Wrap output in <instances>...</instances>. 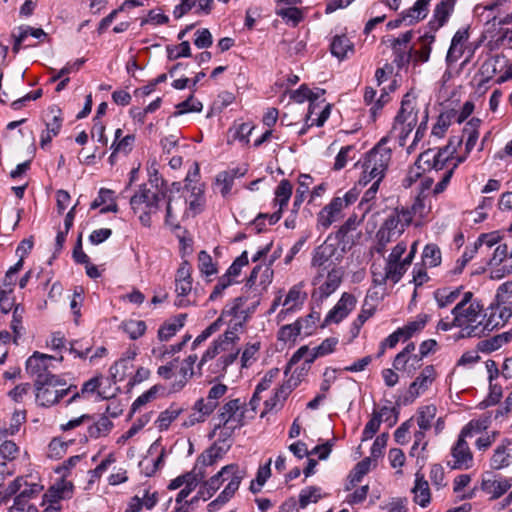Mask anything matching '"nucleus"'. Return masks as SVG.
I'll use <instances>...</instances> for the list:
<instances>
[{
  "instance_id": "09e8293b",
  "label": "nucleus",
  "mask_w": 512,
  "mask_h": 512,
  "mask_svg": "<svg viewBox=\"0 0 512 512\" xmlns=\"http://www.w3.org/2000/svg\"><path fill=\"white\" fill-rule=\"evenodd\" d=\"M371 458L366 457L362 461L358 462L351 474L350 483L354 486L356 483L360 482L364 475H366L370 470Z\"/></svg>"
},
{
  "instance_id": "4468645a",
  "label": "nucleus",
  "mask_w": 512,
  "mask_h": 512,
  "mask_svg": "<svg viewBox=\"0 0 512 512\" xmlns=\"http://www.w3.org/2000/svg\"><path fill=\"white\" fill-rule=\"evenodd\" d=\"M468 29L458 30L451 41L450 48L447 53V61L456 62L463 54V44L468 39Z\"/></svg>"
},
{
  "instance_id": "dca6fc26",
  "label": "nucleus",
  "mask_w": 512,
  "mask_h": 512,
  "mask_svg": "<svg viewBox=\"0 0 512 512\" xmlns=\"http://www.w3.org/2000/svg\"><path fill=\"white\" fill-rule=\"evenodd\" d=\"M414 501L421 507H426L430 503V489L428 482L424 479V476L417 473L414 488Z\"/></svg>"
},
{
  "instance_id": "bf43d9fd",
  "label": "nucleus",
  "mask_w": 512,
  "mask_h": 512,
  "mask_svg": "<svg viewBox=\"0 0 512 512\" xmlns=\"http://www.w3.org/2000/svg\"><path fill=\"white\" fill-rule=\"evenodd\" d=\"M150 421V414H144L139 417L129 428V430L122 435V440H128L136 435L148 422Z\"/></svg>"
},
{
  "instance_id": "58836bf2",
  "label": "nucleus",
  "mask_w": 512,
  "mask_h": 512,
  "mask_svg": "<svg viewBox=\"0 0 512 512\" xmlns=\"http://www.w3.org/2000/svg\"><path fill=\"white\" fill-rule=\"evenodd\" d=\"M321 498L320 488L310 486L303 489L299 494V505L303 509L310 503H316Z\"/></svg>"
},
{
  "instance_id": "c03bdc74",
  "label": "nucleus",
  "mask_w": 512,
  "mask_h": 512,
  "mask_svg": "<svg viewBox=\"0 0 512 512\" xmlns=\"http://www.w3.org/2000/svg\"><path fill=\"white\" fill-rule=\"evenodd\" d=\"M49 112L52 115V118L46 122V130L52 132L53 136H57L60 132L63 121L61 117V110L56 106H52L49 109Z\"/></svg>"
},
{
  "instance_id": "864d4df0",
  "label": "nucleus",
  "mask_w": 512,
  "mask_h": 512,
  "mask_svg": "<svg viewBox=\"0 0 512 512\" xmlns=\"http://www.w3.org/2000/svg\"><path fill=\"white\" fill-rule=\"evenodd\" d=\"M233 183L234 175L227 171L220 172L216 177V184L222 186L220 192L223 197L230 193Z\"/></svg>"
},
{
  "instance_id": "ea45409f",
  "label": "nucleus",
  "mask_w": 512,
  "mask_h": 512,
  "mask_svg": "<svg viewBox=\"0 0 512 512\" xmlns=\"http://www.w3.org/2000/svg\"><path fill=\"white\" fill-rule=\"evenodd\" d=\"M276 13L293 25H297L303 18L302 11L297 7H278Z\"/></svg>"
},
{
  "instance_id": "72a5a7b5",
  "label": "nucleus",
  "mask_w": 512,
  "mask_h": 512,
  "mask_svg": "<svg viewBox=\"0 0 512 512\" xmlns=\"http://www.w3.org/2000/svg\"><path fill=\"white\" fill-rule=\"evenodd\" d=\"M202 103L196 100L191 94L185 101L176 105V111L173 113V117H178L185 113L200 112L202 110Z\"/></svg>"
},
{
  "instance_id": "680f3d73",
  "label": "nucleus",
  "mask_w": 512,
  "mask_h": 512,
  "mask_svg": "<svg viewBox=\"0 0 512 512\" xmlns=\"http://www.w3.org/2000/svg\"><path fill=\"white\" fill-rule=\"evenodd\" d=\"M23 487V478L18 477L14 481H12L8 487L3 491V496L0 499V504L6 503L7 500L13 495L19 494L21 488Z\"/></svg>"
},
{
  "instance_id": "ddd939ff",
  "label": "nucleus",
  "mask_w": 512,
  "mask_h": 512,
  "mask_svg": "<svg viewBox=\"0 0 512 512\" xmlns=\"http://www.w3.org/2000/svg\"><path fill=\"white\" fill-rule=\"evenodd\" d=\"M481 488L493 499L499 498L511 488V482L507 479L483 478Z\"/></svg>"
},
{
  "instance_id": "e433bc0d",
  "label": "nucleus",
  "mask_w": 512,
  "mask_h": 512,
  "mask_svg": "<svg viewBox=\"0 0 512 512\" xmlns=\"http://www.w3.org/2000/svg\"><path fill=\"white\" fill-rule=\"evenodd\" d=\"M162 389L161 385H154L148 391L140 395L132 404L129 418L143 405L156 398L158 391Z\"/></svg>"
},
{
  "instance_id": "412c9836",
  "label": "nucleus",
  "mask_w": 512,
  "mask_h": 512,
  "mask_svg": "<svg viewBox=\"0 0 512 512\" xmlns=\"http://www.w3.org/2000/svg\"><path fill=\"white\" fill-rule=\"evenodd\" d=\"M386 411L387 406H383L379 411H373L371 419L366 423L363 430V441L371 439L376 434L383 421V416L386 415Z\"/></svg>"
},
{
  "instance_id": "603ef678",
  "label": "nucleus",
  "mask_w": 512,
  "mask_h": 512,
  "mask_svg": "<svg viewBox=\"0 0 512 512\" xmlns=\"http://www.w3.org/2000/svg\"><path fill=\"white\" fill-rule=\"evenodd\" d=\"M428 321L427 315H419L417 320L408 323L405 327L400 328L403 330L405 339L410 338L415 332L422 330Z\"/></svg>"
},
{
  "instance_id": "774afa93",
  "label": "nucleus",
  "mask_w": 512,
  "mask_h": 512,
  "mask_svg": "<svg viewBox=\"0 0 512 512\" xmlns=\"http://www.w3.org/2000/svg\"><path fill=\"white\" fill-rule=\"evenodd\" d=\"M196 39L194 40V44L202 49V48H208L212 45V35L208 29H202L198 30L196 32Z\"/></svg>"
},
{
  "instance_id": "6e6552de",
  "label": "nucleus",
  "mask_w": 512,
  "mask_h": 512,
  "mask_svg": "<svg viewBox=\"0 0 512 512\" xmlns=\"http://www.w3.org/2000/svg\"><path fill=\"white\" fill-rule=\"evenodd\" d=\"M228 388L225 384H216L208 392L206 399L201 398L196 401L194 409L196 411H203L204 414H211L218 406V400L225 395Z\"/></svg>"
},
{
  "instance_id": "4c0bfd02",
  "label": "nucleus",
  "mask_w": 512,
  "mask_h": 512,
  "mask_svg": "<svg viewBox=\"0 0 512 512\" xmlns=\"http://www.w3.org/2000/svg\"><path fill=\"white\" fill-rule=\"evenodd\" d=\"M292 189L293 186L290 181L286 179L280 181L275 191L276 200L279 202L280 208H283L287 205L292 195Z\"/></svg>"
},
{
  "instance_id": "c85d7f7f",
  "label": "nucleus",
  "mask_w": 512,
  "mask_h": 512,
  "mask_svg": "<svg viewBox=\"0 0 512 512\" xmlns=\"http://www.w3.org/2000/svg\"><path fill=\"white\" fill-rule=\"evenodd\" d=\"M462 286L456 288L453 291H448L447 289H438L434 292V298L439 306V308H444L450 304H452L461 293Z\"/></svg>"
},
{
  "instance_id": "f8f14e48",
  "label": "nucleus",
  "mask_w": 512,
  "mask_h": 512,
  "mask_svg": "<svg viewBox=\"0 0 512 512\" xmlns=\"http://www.w3.org/2000/svg\"><path fill=\"white\" fill-rule=\"evenodd\" d=\"M344 271L341 267L332 268L328 274L326 281L318 288L320 298L330 296L341 284Z\"/></svg>"
},
{
  "instance_id": "c756f323",
  "label": "nucleus",
  "mask_w": 512,
  "mask_h": 512,
  "mask_svg": "<svg viewBox=\"0 0 512 512\" xmlns=\"http://www.w3.org/2000/svg\"><path fill=\"white\" fill-rule=\"evenodd\" d=\"M182 411V408L172 404L167 410L161 412L157 419L159 429L166 430Z\"/></svg>"
},
{
  "instance_id": "9b49d317",
  "label": "nucleus",
  "mask_w": 512,
  "mask_h": 512,
  "mask_svg": "<svg viewBox=\"0 0 512 512\" xmlns=\"http://www.w3.org/2000/svg\"><path fill=\"white\" fill-rule=\"evenodd\" d=\"M456 0H441L435 7L434 19L429 22L431 30L436 31L448 20L454 9Z\"/></svg>"
},
{
  "instance_id": "1a4fd4ad",
  "label": "nucleus",
  "mask_w": 512,
  "mask_h": 512,
  "mask_svg": "<svg viewBox=\"0 0 512 512\" xmlns=\"http://www.w3.org/2000/svg\"><path fill=\"white\" fill-rule=\"evenodd\" d=\"M355 305L356 298L352 294L343 293L336 306L326 316L325 323H339L354 309Z\"/></svg>"
},
{
  "instance_id": "de8ad7c7",
  "label": "nucleus",
  "mask_w": 512,
  "mask_h": 512,
  "mask_svg": "<svg viewBox=\"0 0 512 512\" xmlns=\"http://www.w3.org/2000/svg\"><path fill=\"white\" fill-rule=\"evenodd\" d=\"M454 113L451 112H445L441 113L438 117L437 123L432 128V134L434 136H437L439 138L443 137L446 130L451 124V118Z\"/></svg>"
},
{
  "instance_id": "49530a36",
  "label": "nucleus",
  "mask_w": 512,
  "mask_h": 512,
  "mask_svg": "<svg viewBox=\"0 0 512 512\" xmlns=\"http://www.w3.org/2000/svg\"><path fill=\"white\" fill-rule=\"evenodd\" d=\"M436 372L433 365H427L415 379L416 384H419V388L425 391L429 385L435 380Z\"/></svg>"
},
{
  "instance_id": "a18cd8bd",
  "label": "nucleus",
  "mask_w": 512,
  "mask_h": 512,
  "mask_svg": "<svg viewBox=\"0 0 512 512\" xmlns=\"http://www.w3.org/2000/svg\"><path fill=\"white\" fill-rule=\"evenodd\" d=\"M311 181L312 177L310 175H300L299 187L296 190V195L293 203L294 208H299L300 205L303 203L304 195L305 193L308 192Z\"/></svg>"
},
{
  "instance_id": "5fc2aeb1",
  "label": "nucleus",
  "mask_w": 512,
  "mask_h": 512,
  "mask_svg": "<svg viewBox=\"0 0 512 512\" xmlns=\"http://www.w3.org/2000/svg\"><path fill=\"white\" fill-rule=\"evenodd\" d=\"M179 373L181 375V379L172 384V392H178L186 385L188 380L194 375V369L191 366L182 364Z\"/></svg>"
},
{
  "instance_id": "69168bd1",
  "label": "nucleus",
  "mask_w": 512,
  "mask_h": 512,
  "mask_svg": "<svg viewBox=\"0 0 512 512\" xmlns=\"http://www.w3.org/2000/svg\"><path fill=\"white\" fill-rule=\"evenodd\" d=\"M501 398H502V388H501V386H499L497 384L490 383L489 395H488L487 399H485L481 403V405L483 407H488V406H491V405H496L497 403H499Z\"/></svg>"
},
{
  "instance_id": "39448f33",
  "label": "nucleus",
  "mask_w": 512,
  "mask_h": 512,
  "mask_svg": "<svg viewBox=\"0 0 512 512\" xmlns=\"http://www.w3.org/2000/svg\"><path fill=\"white\" fill-rule=\"evenodd\" d=\"M463 427L456 441L455 445L451 449L452 457L454 458V463L450 465L451 469H468L471 467L473 462V455L466 442L465 438L470 436V428Z\"/></svg>"
},
{
  "instance_id": "c9c22d12",
  "label": "nucleus",
  "mask_w": 512,
  "mask_h": 512,
  "mask_svg": "<svg viewBox=\"0 0 512 512\" xmlns=\"http://www.w3.org/2000/svg\"><path fill=\"white\" fill-rule=\"evenodd\" d=\"M123 330L133 340L141 337L146 331V323L142 320H128L122 324Z\"/></svg>"
},
{
  "instance_id": "b1692460",
  "label": "nucleus",
  "mask_w": 512,
  "mask_h": 512,
  "mask_svg": "<svg viewBox=\"0 0 512 512\" xmlns=\"http://www.w3.org/2000/svg\"><path fill=\"white\" fill-rule=\"evenodd\" d=\"M229 447L230 444L224 448L222 446H218L217 443H214L210 448H208L203 454L199 456L198 461H200L205 466H211L218 459L223 457Z\"/></svg>"
},
{
  "instance_id": "4be33fe9",
  "label": "nucleus",
  "mask_w": 512,
  "mask_h": 512,
  "mask_svg": "<svg viewBox=\"0 0 512 512\" xmlns=\"http://www.w3.org/2000/svg\"><path fill=\"white\" fill-rule=\"evenodd\" d=\"M406 267L407 265L403 262H386V275L384 278H378L376 281L379 284H385L387 280L397 283L405 273Z\"/></svg>"
},
{
  "instance_id": "aec40b11",
  "label": "nucleus",
  "mask_w": 512,
  "mask_h": 512,
  "mask_svg": "<svg viewBox=\"0 0 512 512\" xmlns=\"http://www.w3.org/2000/svg\"><path fill=\"white\" fill-rule=\"evenodd\" d=\"M331 53L339 60H343L348 51L353 52V43L346 35L335 36L330 45Z\"/></svg>"
},
{
  "instance_id": "cd10ccee",
  "label": "nucleus",
  "mask_w": 512,
  "mask_h": 512,
  "mask_svg": "<svg viewBox=\"0 0 512 512\" xmlns=\"http://www.w3.org/2000/svg\"><path fill=\"white\" fill-rule=\"evenodd\" d=\"M431 0H417L413 7L405 11L409 17V24H413L426 17L428 5Z\"/></svg>"
},
{
  "instance_id": "9d476101",
  "label": "nucleus",
  "mask_w": 512,
  "mask_h": 512,
  "mask_svg": "<svg viewBox=\"0 0 512 512\" xmlns=\"http://www.w3.org/2000/svg\"><path fill=\"white\" fill-rule=\"evenodd\" d=\"M52 359H54L53 356L36 351L27 359L26 370L30 375L36 376V379H39L40 375L55 376L48 371V362Z\"/></svg>"
},
{
  "instance_id": "f257e3e1",
  "label": "nucleus",
  "mask_w": 512,
  "mask_h": 512,
  "mask_svg": "<svg viewBox=\"0 0 512 512\" xmlns=\"http://www.w3.org/2000/svg\"><path fill=\"white\" fill-rule=\"evenodd\" d=\"M245 476L246 471L244 469H240L237 464H229L224 466L208 481H205L204 488L207 490V497H212V495L221 487L223 482L228 481L225 489L209 504V507H214L218 504H224L229 501V499L238 490L239 485Z\"/></svg>"
},
{
  "instance_id": "a19ab883",
  "label": "nucleus",
  "mask_w": 512,
  "mask_h": 512,
  "mask_svg": "<svg viewBox=\"0 0 512 512\" xmlns=\"http://www.w3.org/2000/svg\"><path fill=\"white\" fill-rule=\"evenodd\" d=\"M73 484L70 481H66L63 477L50 489L53 497L58 499L69 498L72 494Z\"/></svg>"
},
{
  "instance_id": "2f4dec72",
  "label": "nucleus",
  "mask_w": 512,
  "mask_h": 512,
  "mask_svg": "<svg viewBox=\"0 0 512 512\" xmlns=\"http://www.w3.org/2000/svg\"><path fill=\"white\" fill-rule=\"evenodd\" d=\"M424 265L436 267L441 263V251L436 244H428L425 246L422 254Z\"/></svg>"
},
{
  "instance_id": "052dcab7",
  "label": "nucleus",
  "mask_w": 512,
  "mask_h": 512,
  "mask_svg": "<svg viewBox=\"0 0 512 512\" xmlns=\"http://www.w3.org/2000/svg\"><path fill=\"white\" fill-rule=\"evenodd\" d=\"M357 225H358L357 217L355 215L350 216L345 221V223L339 228V230L336 232V239L340 242H344L347 234L350 231L355 230Z\"/></svg>"
},
{
  "instance_id": "79ce46f5",
  "label": "nucleus",
  "mask_w": 512,
  "mask_h": 512,
  "mask_svg": "<svg viewBox=\"0 0 512 512\" xmlns=\"http://www.w3.org/2000/svg\"><path fill=\"white\" fill-rule=\"evenodd\" d=\"M198 268L201 273L206 276L213 275L217 272V268L212 261V257L204 250L198 254Z\"/></svg>"
},
{
  "instance_id": "338daca9",
  "label": "nucleus",
  "mask_w": 512,
  "mask_h": 512,
  "mask_svg": "<svg viewBox=\"0 0 512 512\" xmlns=\"http://www.w3.org/2000/svg\"><path fill=\"white\" fill-rule=\"evenodd\" d=\"M478 248L477 245L474 244V246L471 249H466V251L463 253L461 259L457 261L456 267L453 270L454 274H460L462 273L463 269L467 265V263L475 256L477 253Z\"/></svg>"
},
{
  "instance_id": "473e14b6",
  "label": "nucleus",
  "mask_w": 512,
  "mask_h": 512,
  "mask_svg": "<svg viewBox=\"0 0 512 512\" xmlns=\"http://www.w3.org/2000/svg\"><path fill=\"white\" fill-rule=\"evenodd\" d=\"M436 406L427 405L422 407L418 412L417 423L421 431H426L431 427V421L436 415Z\"/></svg>"
},
{
  "instance_id": "5701e85b",
  "label": "nucleus",
  "mask_w": 512,
  "mask_h": 512,
  "mask_svg": "<svg viewBox=\"0 0 512 512\" xmlns=\"http://www.w3.org/2000/svg\"><path fill=\"white\" fill-rule=\"evenodd\" d=\"M337 344L338 339L335 337L325 339L319 346L313 349V352L305 359V364L309 366L317 357L332 353Z\"/></svg>"
},
{
  "instance_id": "bb28decb",
  "label": "nucleus",
  "mask_w": 512,
  "mask_h": 512,
  "mask_svg": "<svg viewBox=\"0 0 512 512\" xmlns=\"http://www.w3.org/2000/svg\"><path fill=\"white\" fill-rule=\"evenodd\" d=\"M140 5H142V3L138 0H125L119 8L113 10L108 16L101 20L99 23L98 32L100 34L103 33L104 30L113 22L119 12Z\"/></svg>"
},
{
  "instance_id": "13d9d810",
  "label": "nucleus",
  "mask_w": 512,
  "mask_h": 512,
  "mask_svg": "<svg viewBox=\"0 0 512 512\" xmlns=\"http://www.w3.org/2000/svg\"><path fill=\"white\" fill-rule=\"evenodd\" d=\"M380 228L390 230L397 235H401L404 231H400L399 211L396 209L392 214H390Z\"/></svg>"
},
{
  "instance_id": "f03ea898",
  "label": "nucleus",
  "mask_w": 512,
  "mask_h": 512,
  "mask_svg": "<svg viewBox=\"0 0 512 512\" xmlns=\"http://www.w3.org/2000/svg\"><path fill=\"white\" fill-rule=\"evenodd\" d=\"M36 402L43 407H50L65 397L72 389L58 376L40 375L34 381Z\"/></svg>"
},
{
  "instance_id": "20e7f679",
  "label": "nucleus",
  "mask_w": 512,
  "mask_h": 512,
  "mask_svg": "<svg viewBox=\"0 0 512 512\" xmlns=\"http://www.w3.org/2000/svg\"><path fill=\"white\" fill-rule=\"evenodd\" d=\"M417 124V113L414 112V106L412 105L411 95L407 93L402 102L401 108L395 117L393 129L400 128V140H404L408 137L410 132Z\"/></svg>"
},
{
  "instance_id": "2eb2a0df",
  "label": "nucleus",
  "mask_w": 512,
  "mask_h": 512,
  "mask_svg": "<svg viewBox=\"0 0 512 512\" xmlns=\"http://www.w3.org/2000/svg\"><path fill=\"white\" fill-rule=\"evenodd\" d=\"M435 36L431 33H425L423 36L419 38V42L421 44L419 49L413 47V58L412 61L417 63H425L430 58L431 53V44L434 42Z\"/></svg>"
},
{
  "instance_id": "a878e982",
  "label": "nucleus",
  "mask_w": 512,
  "mask_h": 512,
  "mask_svg": "<svg viewBox=\"0 0 512 512\" xmlns=\"http://www.w3.org/2000/svg\"><path fill=\"white\" fill-rule=\"evenodd\" d=\"M240 408V400L234 399L227 402L220 410L218 417L220 419L219 424L216 426V428L224 426L225 429L228 428V424L230 422V419L233 417V415L239 410Z\"/></svg>"
},
{
  "instance_id": "37998d69",
  "label": "nucleus",
  "mask_w": 512,
  "mask_h": 512,
  "mask_svg": "<svg viewBox=\"0 0 512 512\" xmlns=\"http://www.w3.org/2000/svg\"><path fill=\"white\" fill-rule=\"evenodd\" d=\"M24 307L21 304H17L13 308V315L11 321V329L14 333V342L17 343V339L21 336L22 320L24 314Z\"/></svg>"
},
{
  "instance_id": "a211bd4d",
  "label": "nucleus",
  "mask_w": 512,
  "mask_h": 512,
  "mask_svg": "<svg viewBox=\"0 0 512 512\" xmlns=\"http://www.w3.org/2000/svg\"><path fill=\"white\" fill-rule=\"evenodd\" d=\"M512 338L511 332L498 334L490 339H485L477 344V349L483 353H491L499 349L503 344L510 342Z\"/></svg>"
},
{
  "instance_id": "393cba45",
  "label": "nucleus",
  "mask_w": 512,
  "mask_h": 512,
  "mask_svg": "<svg viewBox=\"0 0 512 512\" xmlns=\"http://www.w3.org/2000/svg\"><path fill=\"white\" fill-rule=\"evenodd\" d=\"M113 427L112 421L105 415L101 416L97 422L88 427V435L90 438L97 439L102 436H107Z\"/></svg>"
},
{
  "instance_id": "4d7b16f0",
  "label": "nucleus",
  "mask_w": 512,
  "mask_h": 512,
  "mask_svg": "<svg viewBox=\"0 0 512 512\" xmlns=\"http://www.w3.org/2000/svg\"><path fill=\"white\" fill-rule=\"evenodd\" d=\"M436 158V154H433L431 149L422 152L415 163V165L423 171L433 169L432 164Z\"/></svg>"
},
{
  "instance_id": "7ed1b4c3",
  "label": "nucleus",
  "mask_w": 512,
  "mask_h": 512,
  "mask_svg": "<svg viewBox=\"0 0 512 512\" xmlns=\"http://www.w3.org/2000/svg\"><path fill=\"white\" fill-rule=\"evenodd\" d=\"M386 138L381 141L367 154L362 165L364 172L370 173L371 178L382 180L384 173L391 160V149L384 146Z\"/></svg>"
},
{
  "instance_id": "6ab92c4d",
  "label": "nucleus",
  "mask_w": 512,
  "mask_h": 512,
  "mask_svg": "<svg viewBox=\"0 0 512 512\" xmlns=\"http://www.w3.org/2000/svg\"><path fill=\"white\" fill-rule=\"evenodd\" d=\"M511 442L508 439H505L501 445H499L491 458V467L493 469H501L507 467L509 465V458L511 454L508 451V445Z\"/></svg>"
},
{
  "instance_id": "f704fd0d",
  "label": "nucleus",
  "mask_w": 512,
  "mask_h": 512,
  "mask_svg": "<svg viewBox=\"0 0 512 512\" xmlns=\"http://www.w3.org/2000/svg\"><path fill=\"white\" fill-rule=\"evenodd\" d=\"M393 54L395 56L394 63L401 69L407 67L413 58V47L402 48L391 46Z\"/></svg>"
},
{
  "instance_id": "6e6d98bb",
  "label": "nucleus",
  "mask_w": 512,
  "mask_h": 512,
  "mask_svg": "<svg viewBox=\"0 0 512 512\" xmlns=\"http://www.w3.org/2000/svg\"><path fill=\"white\" fill-rule=\"evenodd\" d=\"M30 499L24 498L20 500V494L14 498V504L9 509V512H38L35 505L29 503Z\"/></svg>"
},
{
  "instance_id": "f3484780",
  "label": "nucleus",
  "mask_w": 512,
  "mask_h": 512,
  "mask_svg": "<svg viewBox=\"0 0 512 512\" xmlns=\"http://www.w3.org/2000/svg\"><path fill=\"white\" fill-rule=\"evenodd\" d=\"M186 318L187 314H179L172 322L164 323L158 330L159 340L167 341L174 336L176 332L184 326Z\"/></svg>"
},
{
  "instance_id": "0eeeda50",
  "label": "nucleus",
  "mask_w": 512,
  "mask_h": 512,
  "mask_svg": "<svg viewBox=\"0 0 512 512\" xmlns=\"http://www.w3.org/2000/svg\"><path fill=\"white\" fill-rule=\"evenodd\" d=\"M160 195L151 191L145 184L141 185L139 191L130 199L131 208L136 211L141 204H145L146 209L150 212L159 210Z\"/></svg>"
},
{
  "instance_id": "3c124183",
  "label": "nucleus",
  "mask_w": 512,
  "mask_h": 512,
  "mask_svg": "<svg viewBox=\"0 0 512 512\" xmlns=\"http://www.w3.org/2000/svg\"><path fill=\"white\" fill-rule=\"evenodd\" d=\"M191 48L188 41H182L179 46L175 48L167 47V57L169 60H176L181 57H190Z\"/></svg>"
},
{
  "instance_id": "423d86ee",
  "label": "nucleus",
  "mask_w": 512,
  "mask_h": 512,
  "mask_svg": "<svg viewBox=\"0 0 512 512\" xmlns=\"http://www.w3.org/2000/svg\"><path fill=\"white\" fill-rule=\"evenodd\" d=\"M331 236H329L321 245L315 248L311 260L312 267H322L333 260L339 262L343 258L342 253H338L335 244L330 243Z\"/></svg>"
},
{
  "instance_id": "0e129e2a",
  "label": "nucleus",
  "mask_w": 512,
  "mask_h": 512,
  "mask_svg": "<svg viewBox=\"0 0 512 512\" xmlns=\"http://www.w3.org/2000/svg\"><path fill=\"white\" fill-rule=\"evenodd\" d=\"M389 434L384 432L380 434L371 447V457L376 459L382 456V450L386 447Z\"/></svg>"
},
{
  "instance_id": "e2e57ef3",
  "label": "nucleus",
  "mask_w": 512,
  "mask_h": 512,
  "mask_svg": "<svg viewBox=\"0 0 512 512\" xmlns=\"http://www.w3.org/2000/svg\"><path fill=\"white\" fill-rule=\"evenodd\" d=\"M18 452L19 448L13 441L7 440L0 445V455L6 460H14Z\"/></svg>"
},
{
  "instance_id": "7c9ffc66",
  "label": "nucleus",
  "mask_w": 512,
  "mask_h": 512,
  "mask_svg": "<svg viewBox=\"0 0 512 512\" xmlns=\"http://www.w3.org/2000/svg\"><path fill=\"white\" fill-rule=\"evenodd\" d=\"M302 328L303 325L300 320L293 324L284 325L278 332V340L282 342L295 341Z\"/></svg>"
},
{
  "instance_id": "8fccbe9b",
  "label": "nucleus",
  "mask_w": 512,
  "mask_h": 512,
  "mask_svg": "<svg viewBox=\"0 0 512 512\" xmlns=\"http://www.w3.org/2000/svg\"><path fill=\"white\" fill-rule=\"evenodd\" d=\"M221 351H227V347H223L221 342L215 340L213 345L209 347L206 352L203 354L199 364L197 365L198 373L201 375L202 366L208 361L213 359L216 355H218Z\"/></svg>"
}]
</instances>
